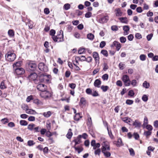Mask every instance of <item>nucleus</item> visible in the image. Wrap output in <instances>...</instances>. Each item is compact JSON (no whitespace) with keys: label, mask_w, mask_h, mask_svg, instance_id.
<instances>
[{"label":"nucleus","mask_w":158,"mask_h":158,"mask_svg":"<svg viewBox=\"0 0 158 158\" xmlns=\"http://www.w3.org/2000/svg\"><path fill=\"white\" fill-rule=\"evenodd\" d=\"M25 66L27 69L33 72L37 69V65L35 61L28 60L26 62Z\"/></svg>","instance_id":"obj_1"},{"label":"nucleus","mask_w":158,"mask_h":158,"mask_svg":"<svg viewBox=\"0 0 158 158\" xmlns=\"http://www.w3.org/2000/svg\"><path fill=\"white\" fill-rule=\"evenodd\" d=\"M146 128L149 131H151L152 130L153 128L152 126L150 125H147L146 127Z\"/></svg>","instance_id":"obj_44"},{"label":"nucleus","mask_w":158,"mask_h":158,"mask_svg":"<svg viewBox=\"0 0 158 158\" xmlns=\"http://www.w3.org/2000/svg\"><path fill=\"white\" fill-rule=\"evenodd\" d=\"M8 126L10 127H13L15 126V124L13 122H10L8 123Z\"/></svg>","instance_id":"obj_64"},{"label":"nucleus","mask_w":158,"mask_h":158,"mask_svg":"<svg viewBox=\"0 0 158 158\" xmlns=\"http://www.w3.org/2000/svg\"><path fill=\"white\" fill-rule=\"evenodd\" d=\"M20 124L22 126H26L27 125V122L25 120H21L20 121Z\"/></svg>","instance_id":"obj_34"},{"label":"nucleus","mask_w":158,"mask_h":158,"mask_svg":"<svg viewBox=\"0 0 158 158\" xmlns=\"http://www.w3.org/2000/svg\"><path fill=\"white\" fill-rule=\"evenodd\" d=\"M101 81L98 79L95 80L94 83V85L95 87H99V86L101 84Z\"/></svg>","instance_id":"obj_19"},{"label":"nucleus","mask_w":158,"mask_h":158,"mask_svg":"<svg viewBox=\"0 0 158 158\" xmlns=\"http://www.w3.org/2000/svg\"><path fill=\"white\" fill-rule=\"evenodd\" d=\"M87 124L88 126L90 127L92 124V121L91 118L90 116H88V121L87 122Z\"/></svg>","instance_id":"obj_25"},{"label":"nucleus","mask_w":158,"mask_h":158,"mask_svg":"<svg viewBox=\"0 0 158 158\" xmlns=\"http://www.w3.org/2000/svg\"><path fill=\"white\" fill-rule=\"evenodd\" d=\"M82 117L80 116V114L79 113H77L75 115L74 117V119L75 120L78 121L80 118H81Z\"/></svg>","instance_id":"obj_22"},{"label":"nucleus","mask_w":158,"mask_h":158,"mask_svg":"<svg viewBox=\"0 0 158 158\" xmlns=\"http://www.w3.org/2000/svg\"><path fill=\"white\" fill-rule=\"evenodd\" d=\"M107 129L108 131V133L110 137L112 139H113V136L112 134L111 131L110 130H109L108 127H107Z\"/></svg>","instance_id":"obj_52"},{"label":"nucleus","mask_w":158,"mask_h":158,"mask_svg":"<svg viewBox=\"0 0 158 158\" xmlns=\"http://www.w3.org/2000/svg\"><path fill=\"white\" fill-rule=\"evenodd\" d=\"M125 65V64L121 62L119 64L118 66L120 69L123 70L124 68Z\"/></svg>","instance_id":"obj_42"},{"label":"nucleus","mask_w":158,"mask_h":158,"mask_svg":"<svg viewBox=\"0 0 158 158\" xmlns=\"http://www.w3.org/2000/svg\"><path fill=\"white\" fill-rule=\"evenodd\" d=\"M102 151L105 156L107 157H109L110 156L111 153L109 152L106 151V150H103Z\"/></svg>","instance_id":"obj_21"},{"label":"nucleus","mask_w":158,"mask_h":158,"mask_svg":"<svg viewBox=\"0 0 158 158\" xmlns=\"http://www.w3.org/2000/svg\"><path fill=\"white\" fill-rule=\"evenodd\" d=\"M22 63V62L21 61H18L13 64V67L14 68H19L21 66Z\"/></svg>","instance_id":"obj_15"},{"label":"nucleus","mask_w":158,"mask_h":158,"mask_svg":"<svg viewBox=\"0 0 158 158\" xmlns=\"http://www.w3.org/2000/svg\"><path fill=\"white\" fill-rule=\"evenodd\" d=\"M130 28L128 26H124L123 27V30L124 31H128L129 30Z\"/></svg>","instance_id":"obj_50"},{"label":"nucleus","mask_w":158,"mask_h":158,"mask_svg":"<svg viewBox=\"0 0 158 158\" xmlns=\"http://www.w3.org/2000/svg\"><path fill=\"white\" fill-rule=\"evenodd\" d=\"M51 77V76L50 75L42 74L40 76L39 79L40 81L41 82L46 81L48 83L50 81Z\"/></svg>","instance_id":"obj_2"},{"label":"nucleus","mask_w":158,"mask_h":158,"mask_svg":"<svg viewBox=\"0 0 158 158\" xmlns=\"http://www.w3.org/2000/svg\"><path fill=\"white\" fill-rule=\"evenodd\" d=\"M92 13L90 12H87L85 14V16L86 18H89L92 15Z\"/></svg>","instance_id":"obj_60"},{"label":"nucleus","mask_w":158,"mask_h":158,"mask_svg":"<svg viewBox=\"0 0 158 158\" xmlns=\"http://www.w3.org/2000/svg\"><path fill=\"white\" fill-rule=\"evenodd\" d=\"M73 135V133L72 132V129H69V130L67 134L66 135V137L69 139H70Z\"/></svg>","instance_id":"obj_20"},{"label":"nucleus","mask_w":158,"mask_h":158,"mask_svg":"<svg viewBox=\"0 0 158 158\" xmlns=\"http://www.w3.org/2000/svg\"><path fill=\"white\" fill-rule=\"evenodd\" d=\"M81 57H84V59H82V60L83 61H86L88 62H91L92 60V57L90 56H89L86 58L84 56H81Z\"/></svg>","instance_id":"obj_16"},{"label":"nucleus","mask_w":158,"mask_h":158,"mask_svg":"<svg viewBox=\"0 0 158 158\" xmlns=\"http://www.w3.org/2000/svg\"><path fill=\"white\" fill-rule=\"evenodd\" d=\"M108 75L107 74H105L102 76V77L103 80H107L108 79Z\"/></svg>","instance_id":"obj_40"},{"label":"nucleus","mask_w":158,"mask_h":158,"mask_svg":"<svg viewBox=\"0 0 158 158\" xmlns=\"http://www.w3.org/2000/svg\"><path fill=\"white\" fill-rule=\"evenodd\" d=\"M113 46L116 47L117 49H120L121 47V44H120L119 42L116 41H114L113 42L112 46Z\"/></svg>","instance_id":"obj_14"},{"label":"nucleus","mask_w":158,"mask_h":158,"mask_svg":"<svg viewBox=\"0 0 158 158\" xmlns=\"http://www.w3.org/2000/svg\"><path fill=\"white\" fill-rule=\"evenodd\" d=\"M40 95L42 97L47 98L51 96V94L49 91L46 90L40 93Z\"/></svg>","instance_id":"obj_10"},{"label":"nucleus","mask_w":158,"mask_h":158,"mask_svg":"<svg viewBox=\"0 0 158 158\" xmlns=\"http://www.w3.org/2000/svg\"><path fill=\"white\" fill-rule=\"evenodd\" d=\"M123 81L126 86H129L131 84V81L129 76L127 75H124L122 78Z\"/></svg>","instance_id":"obj_5"},{"label":"nucleus","mask_w":158,"mask_h":158,"mask_svg":"<svg viewBox=\"0 0 158 158\" xmlns=\"http://www.w3.org/2000/svg\"><path fill=\"white\" fill-rule=\"evenodd\" d=\"M152 133V131H144L143 133V135L145 136H146L147 138H148L149 137V136L151 135Z\"/></svg>","instance_id":"obj_24"},{"label":"nucleus","mask_w":158,"mask_h":158,"mask_svg":"<svg viewBox=\"0 0 158 158\" xmlns=\"http://www.w3.org/2000/svg\"><path fill=\"white\" fill-rule=\"evenodd\" d=\"M140 59L142 61H144L146 60V56L144 54H142L140 56Z\"/></svg>","instance_id":"obj_47"},{"label":"nucleus","mask_w":158,"mask_h":158,"mask_svg":"<svg viewBox=\"0 0 158 158\" xmlns=\"http://www.w3.org/2000/svg\"><path fill=\"white\" fill-rule=\"evenodd\" d=\"M39 69L41 71L47 72L48 71V67L44 63L41 62L38 65Z\"/></svg>","instance_id":"obj_6"},{"label":"nucleus","mask_w":158,"mask_h":158,"mask_svg":"<svg viewBox=\"0 0 158 158\" xmlns=\"http://www.w3.org/2000/svg\"><path fill=\"white\" fill-rule=\"evenodd\" d=\"M106 44V42L105 41H102L100 44V47L101 48H102L105 46Z\"/></svg>","instance_id":"obj_63"},{"label":"nucleus","mask_w":158,"mask_h":158,"mask_svg":"<svg viewBox=\"0 0 158 158\" xmlns=\"http://www.w3.org/2000/svg\"><path fill=\"white\" fill-rule=\"evenodd\" d=\"M15 73L18 75H21L25 73L24 69L22 68H14Z\"/></svg>","instance_id":"obj_8"},{"label":"nucleus","mask_w":158,"mask_h":158,"mask_svg":"<svg viewBox=\"0 0 158 158\" xmlns=\"http://www.w3.org/2000/svg\"><path fill=\"white\" fill-rule=\"evenodd\" d=\"M87 38L91 40L94 39V35L92 33H89L87 35Z\"/></svg>","instance_id":"obj_33"},{"label":"nucleus","mask_w":158,"mask_h":158,"mask_svg":"<svg viewBox=\"0 0 158 158\" xmlns=\"http://www.w3.org/2000/svg\"><path fill=\"white\" fill-rule=\"evenodd\" d=\"M73 148H74L76 151H77L78 153H80L83 150V148L82 147L78 148L75 146H74Z\"/></svg>","instance_id":"obj_29"},{"label":"nucleus","mask_w":158,"mask_h":158,"mask_svg":"<svg viewBox=\"0 0 158 158\" xmlns=\"http://www.w3.org/2000/svg\"><path fill=\"white\" fill-rule=\"evenodd\" d=\"M55 31L53 29H52L50 31V35H52V36H55L54 35L55 34Z\"/></svg>","instance_id":"obj_51"},{"label":"nucleus","mask_w":158,"mask_h":158,"mask_svg":"<svg viewBox=\"0 0 158 158\" xmlns=\"http://www.w3.org/2000/svg\"><path fill=\"white\" fill-rule=\"evenodd\" d=\"M6 88V86L5 85L4 82L3 81L2 82L0 85V88L2 89H4Z\"/></svg>","instance_id":"obj_37"},{"label":"nucleus","mask_w":158,"mask_h":158,"mask_svg":"<svg viewBox=\"0 0 158 158\" xmlns=\"http://www.w3.org/2000/svg\"><path fill=\"white\" fill-rule=\"evenodd\" d=\"M120 40L121 43H124L126 41V39L125 37L122 36L120 38Z\"/></svg>","instance_id":"obj_48"},{"label":"nucleus","mask_w":158,"mask_h":158,"mask_svg":"<svg viewBox=\"0 0 158 158\" xmlns=\"http://www.w3.org/2000/svg\"><path fill=\"white\" fill-rule=\"evenodd\" d=\"M28 77L32 80L34 81L37 77V74L35 73H31L28 76Z\"/></svg>","instance_id":"obj_12"},{"label":"nucleus","mask_w":158,"mask_h":158,"mask_svg":"<svg viewBox=\"0 0 158 158\" xmlns=\"http://www.w3.org/2000/svg\"><path fill=\"white\" fill-rule=\"evenodd\" d=\"M86 93L88 94L91 95L92 91L90 88H87L85 91Z\"/></svg>","instance_id":"obj_53"},{"label":"nucleus","mask_w":158,"mask_h":158,"mask_svg":"<svg viewBox=\"0 0 158 158\" xmlns=\"http://www.w3.org/2000/svg\"><path fill=\"white\" fill-rule=\"evenodd\" d=\"M76 85L74 83H70L69 84V86L71 89H74L75 88Z\"/></svg>","instance_id":"obj_58"},{"label":"nucleus","mask_w":158,"mask_h":158,"mask_svg":"<svg viewBox=\"0 0 158 158\" xmlns=\"http://www.w3.org/2000/svg\"><path fill=\"white\" fill-rule=\"evenodd\" d=\"M135 93L133 90H130L129 91L128 93V95L131 97H133Z\"/></svg>","instance_id":"obj_54"},{"label":"nucleus","mask_w":158,"mask_h":158,"mask_svg":"<svg viewBox=\"0 0 158 158\" xmlns=\"http://www.w3.org/2000/svg\"><path fill=\"white\" fill-rule=\"evenodd\" d=\"M1 122L4 124L9 122L8 119L7 118H4L2 119Z\"/></svg>","instance_id":"obj_43"},{"label":"nucleus","mask_w":158,"mask_h":158,"mask_svg":"<svg viewBox=\"0 0 158 158\" xmlns=\"http://www.w3.org/2000/svg\"><path fill=\"white\" fill-rule=\"evenodd\" d=\"M22 108L23 110H25L26 111H27L29 110L28 107L27 105L25 104H23L22 105Z\"/></svg>","instance_id":"obj_36"},{"label":"nucleus","mask_w":158,"mask_h":158,"mask_svg":"<svg viewBox=\"0 0 158 158\" xmlns=\"http://www.w3.org/2000/svg\"><path fill=\"white\" fill-rule=\"evenodd\" d=\"M6 57L7 60L10 61H14L16 58V56L15 53L10 52H8L6 55Z\"/></svg>","instance_id":"obj_3"},{"label":"nucleus","mask_w":158,"mask_h":158,"mask_svg":"<svg viewBox=\"0 0 158 158\" xmlns=\"http://www.w3.org/2000/svg\"><path fill=\"white\" fill-rule=\"evenodd\" d=\"M33 99V96L30 95L28 96L26 99V101L27 102H29L31 100Z\"/></svg>","instance_id":"obj_62"},{"label":"nucleus","mask_w":158,"mask_h":158,"mask_svg":"<svg viewBox=\"0 0 158 158\" xmlns=\"http://www.w3.org/2000/svg\"><path fill=\"white\" fill-rule=\"evenodd\" d=\"M52 38L55 42H60L64 40L63 35L61 34H58L56 36H52Z\"/></svg>","instance_id":"obj_4"},{"label":"nucleus","mask_w":158,"mask_h":158,"mask_svg":"<svg viewBox=\"0 0 158 158\" xmlns=\"http://www.w3.org/2000/svg\"><path fill=\"white\" fill-rule=\"evenodd\" d=\"M148 119L146 117H145L144 119L143 123V125H148Z\"/></svg>","instance_id":"obj_45"},{"label":"nucleus","mask_w":158,"mask_h":158,"mask_svg":"<svg viewBox=\"0 0 158 158\" xmlns=\"http://www.w3.org/2000/svg\"><path fill=\"white\" fill-rule=\"evenodd\" d=\"M81 135H79L73 141H77L81 143Z\"/></svg>","instance_id":"obj_35"},{"label":"nucleus","mask_w":158,"mask_h":158,"mask_svg":"<svg viewBox=\"0 0 158 158\" xmlns=\"http://www.w3.org/2000/svg\"><path fill=\"white\" fill-rule=\"evenodd\" d=\"M101 53L106 56H108V52L106 50H102Z\"/></svg>","instance_id":"obj_49"},{"label":"nucleus","mask_w":158,"mask_h":158,"mask_svg":"<svg viewBox=\"0 0 158 158\" xmlns=\"http://www.w3.org/2000/svg\"><path fill=\"white\" fill-rule=\"evenodd\" d=\"M101 88L103 92H105L108 90L109 87L108 86L102 85L101 86Z\"/></svg>","instance_id":"obj_28"},{"label":"nucleus","mask_w":158,"mask_h":158,"mask_svg":"<svg viewBox=\"0 0 158 158\" xmlns=\"http://www.w3.org/2000/svg\"><path fill=\"white\" fill-rule=\"evenodd\" d=\"M132 124L133 125L135 126L136 127H141V123L138 120H136L133 122Z\"/></svg>","instance_id":"obj_18"},{"label":"nucleus","mask_w":158,"mask_h":158,"mask_svg":"<svg viewBox=\"0 0 158 158\" xmlns=\"http://www.w3.org/2000/svg\"><path fill=\"white\" fill-rule=\"evenodd\" d=\"M103 65L104 66L103 70L104 71H106V70L108 69L109 67L107 64L106 63H104L103 64Z\"/></svg>","instance_id":"obj_57"},{"label":"nucleus","mask_w":158,"mask_h":158,"mask_svg":"<svg viewBox=\"0 0 158 158\" xmlns=\"http://www.w3.org/2000/svg\"><path fill=\"white\" fill-rule=\"evenodd\" d=\"M86 103V101L85 98L84 97H82L81 98L80 102L79 103V105L81 106L82 105H85Z\"/></svg>","instance_id":"obj_17"},{"label":"nucleus","mask_w":158,"mask_h":158,"mask_svg":"<svg viewBox=\"0 0 158 158\" xmlns=\"http://www.w3.org/2000/svg\"><path fill=\"white\" fill-rule=\"evenodd\" d=\"M37 88L38 90L41 91L42 92L47 90V87L44 84H40L37 86Z\"/></svg>","instance_id":"obj_9"},{"label":"nucleus","mask_w":158,"mask_h":158,"mask_svg":"<svg viewBox=\"0 0 158 158\" xmlns=\"http://www.w3.org/2000/svg\"><path fill=\"white\" fill-rule=\"evenodd\" d=\"M93 56L95 59L96 63L99 61V57L98 53L96 52H94L93 53Z\"/></svg>","instance_id":"obj_13"},{"label":"nucleus","mask_w":158,"mask_h":158,"mask_svg":"<svg viewBox=\"0 0 158 158\" xmlns=\"http://www.w3.org/2000/svg\"><path fill=\"white\" fill-rule=\"evenodd\" d=\"M35 126V125L33 123L30 124L28 126L27 129L30 131L33 130Z\"/></svg>","instance_id":"obj_30"},{"label":"nucleus","mask_w":158,"mask_h":158,"mask_svg":"<svg viewBox=\"0 0 158 158\" xmlns=\"http://www.w3.org/2000/svg\"><path fill=\"white\" fill-rule=\"evenodd\" d=\"M102 151L103 150H110L109 144L107 141H103L102 144Z\"/></svg>","instance_id":"obj_7"},{"label":"nucleus","mask_w":158,"mask_h":158,"mask_svg":"<svg viewBox=\"0 0 158 158\" xmlns=\"http://www.w3.org/2000/svg\"><path fill=\"white\" fill-rule=\"evenodd\" d=\"M122 140L121 139V138H119L118 140L117 143L116 144L117 146V147H120V146L122 145Z\"/></svg>","instance_id":"obj_39"},{"label":"nucleus","mask_w":158,"mask_h":158,"mask_svg":"<svg viewBox=\"0 0 158 158\" xmlns=\"http://www.w3.org/2000/svg\"><path fill=\"white\" fill-rule=\"evenodd\" d=\"M119 19L122 23H127L128 21L127 18L126 17H121L119 18Z\"/></svg>","instance_id":"obj_23"},{"label":"nucleus","mask_w":158,"mask_h":158,"mask_svg":"<svg viewBox=\"0 0 158 158\" xmlns=\"http://www.w3.org/2000/svg\"><path fill=\"white\" fill-rule=\"evenodd\" d=\"M109 19V17L107 16H106L101 18L99 20V22L100 23H106L108 20Z\"/></svg>","instance_id":"obj_11"},{"label":"nucleus","mask_w":158,"mask_h":158,"mask_svg":"<svg viewBox=\"0 0 158 158\" xmlns=\"http://www.w3.org/2000/svg\"><path fill=\"white\" fill-rule=\"evenodd\" d=\"M35 144V143L34 142L33 140H30L27 142V145L30 146L33 145Z\"/></svg>","instance_id":"obj_41"},{"label":"nucleus","mask_w":158,"mask_h":158,"mask_svg":"<svg viewBox=\"0 0 158 158\" xmlns=\"http://www.w3.org/2000/svg\"><path fill=\"white\" fill-rule=\"evenodd\" d=\"M129 151L130 154L131 155L134 156L135 155V153L133 149L132 148H130L129 149Z\"/></svg>","instance_id":"obj_59"},{"label":"nucleus","mask_w":158,"mask_h":158,"mask_svg":"<svg viewBox=\"0 0 158 158\" xmlns=\"http://www.w3.org/2000/svg\"><path fill=\"white\" fill-rule=\"evenodd\" d=\"M101 150L100 148H98L97 150H96L94 152L95 155H98L99 156L101 152Z\"/></svg>","instance_id":"obj_55"},{"label":"nucleus","mask_w":158,"mask_h":158,"mask_svg":"<svg viewBox=\"0 0 158 158\" xmlns=\"http://www.w3.org/2000/svg\"><path fill=\"white\" fill-rule=\"evenodd\" d=\"M28 120L30 121H33L35 120V118L34 116H30L28 118Z\"/></svg>","instance_id":"obj_61"},{"label":"nucleus","mask_w":158,"mask_h":158,"mask_svg":"<svg viewBox=\"0 0 158 158\" xmlns=\"http://www.w3.org/2000/svg\"><path fill=\"white\" fill-rule=\"evenodd\" d=\"M51 114V113L50 111H48L46 112H44L43 114L44 116L46 118L49 117Z\"/></svg>","instance_id":"obj_31"},{"label":"nucleus","mask_w":158,"mask_h":158,"mask_svg":"<svg viewBox=\"0 0 158 158\" xmlns=\"http://www.w3.org/2000/svg\"><path fill=\"white\" fill-rule=\"evenodd\" d=\"M122 13L121 10L119 9L116 10V15L117 16H120L122 15Z\"/></svg>","instance_id":"obj_38"},{"label":"nucleus","mask_w":158,"mask_h":158,"mask_svg":"<svg viewBox=\"0 0 158 158\" xmlns=\"http://www.w3.org/2000/svg\"><path fill=\"white\" fill-rule=\"evenodd\" d=\"M143 86L144 87L148 89L150 87V84L149 83H148L146 81H145L143 84Z\"/></svg>","instance_id":"obj_27"},{"label":"nucleus","mask_w":158,"mask_h":158,"mask_svg":"<svg viewBox=\"0 0 158 158\" xmlns=\"http://www.w3.org/2000/svg\"><path fill=\"white\" fill-rule=\"evenodd\" d=\"M133 103V101L132 100L127 99L126 101V103L127 105H131Z\"/></svg>","instance_id":"obj_56"},{"label":"nucleus","mask_w":158,"mask_h":158,"mask_svg":"<svg viewBox=\"0 0 158 158\" xmlns=\"http://www.w3.org/2000/svg\"><path fill=\"white\" fill-rule=\"evenodd\" d=\"M148 96L145 94L143 95L142 97V100L144 102H146L148 101Z\"/></svg>","instance_id":"obj_46"},{"label":"nucleus","mask_w":158,"mask_h":158,"mask_svg":"<svg viewBox=\"0 0 158 158\" xmlns=\"http://www.w3.org/2000/svg\"><path fill=\"white\" fill-rule=\"evenodd\" d=\"M70 5L69 3L65 4L63 6L64 8L66 10H68L70 8Z\"/></svg>","instance_id":"obj_32"},{"label":"nucleus","mask_w":158,"mask_h":158,"mask_svg":"<svg viewBox=\"0 0 158 158\" xmlns=\"http://www.w3.org/2000/svg\"><path fill=\"white\" fill-rule=\"evenodd\" d=\"M9 35L10 37H12L14 36L15 33L14 32L13 30L10 29L9 30L8 32Z\"/></svg>","instance_id":"obj_26"}]
</instances>
